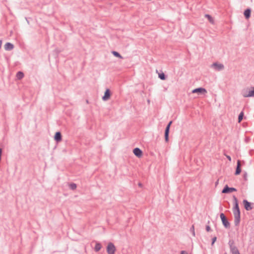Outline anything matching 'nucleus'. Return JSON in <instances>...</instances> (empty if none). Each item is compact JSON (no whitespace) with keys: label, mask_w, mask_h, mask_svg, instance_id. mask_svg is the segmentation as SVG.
Wrapping results in <instances>:
<instances>
[{"label":"nucleus","mask_w":254,"mask_h":254,"mask_svg":"<svg viewBox=\"0 0 254 254\" xmlns=\"http://www.w3.org/2000/svg\"><path fill=\"white\" fill-rule=\"evenodd\" d=\"M112 53L114 56L120 59H123V57L117 52L112 51Z\"/></svg>","instance_id":"aec40b11"},{"label":"nucleus","mask_w":254,"mask_h":254,"mask_svg":"<svg viewBox=\"0 0 254 254\" xmlns=\"http://www.w3.org/2000/svg\"><path fill=\"white\" fill-rule=\"evenodd\" d=\"M116 251V248L112 243H109L107 246V252L108 254H115Z\"/></svg>","instance_id":"7ed1b4c3"},{"label":"nucleus","mask_w":254,"mask_h":254,"mask_svg":"<svg viewBox=\"0 0 254 254\" xmlns=\"http://www.w3.org/2000/svg\"><path fill=\"white\" fill-rule=\"evenodd\" d=\"M172 122L170 121L168 125H167V126L166 128V129H165V140L167 142L168 141V139H169V129H170V126L172 124Z\"/></svg>","instance_id":"423d86ee"},{"label":"nucleus","mask_w":254,"mask_h":254,"mask_svg":"<svg viewBox=\"0 0 254 254\" xmlns=\"http://www.w3.org/2000/svg\"><path fill=\"white\" fill-rule=\"evenodd\" d=\"M181 254H188L186 251H183L181 252Z\"/></svg>","instance_id":"bb28decb"},{"label":"nucleus","mask_w":254,"mask_h":254,"mask_svg":"<svg viewBox=\"0 0 254 254\" xmlns=\"http://www.w3.org/2000/svg\"><path fill=\"white\" fill-rule=\"evenodd\" d=\"M111 97L110 91L109 89H107L105 91L104 95L102 97V100L104 101L108 100Z\"/></svg>","instance_id":"6e6552de"},{"label":"nucleus","mask_w":254,"mask_h":254,"mask_svg":"<svg viewBox=\"0 0 254 254\" xmlns=\"http://www.w3.org/2000/svg\"><path fill=\"white\" fill-rule=\"evenodd\" d=\"M243 117H244V113L243 112H242L240 114L239 117H238V122L239 123H240L242 121V120H243Z\"/></svg>","instance_id":"412c9836"},{"label":"nucleus","mask_w":254,"mask_h":254,"mask_svg":"<svg viewBox=\"0 0 254 254\" xmlns=\"http://www.w3.org/2000/svg\"><path fill=\"white\" fill-rule=\"evenodd\" d=\"M220 216L222 221L223 224L224 225V226L226 228L229 227L230 226V224L226 219L224 214L223 213H221Z\"/></svg>","instance_id":"39448f33"},{"label":"nucleus","mask_w":254,"mask_h":254,"mask_svg":"<svg viewBox=\"0 0 254 254\" xmlns=\"http://www.w3.org/2000/svg\"><path fill=\"white\" fill-rule=\"evenodd\" d=\"M243 202L244 207L247 210H250L252 209L251 203L248 202L247 200H244Z\"/></svg>","instance_id":"9b49d317"},{"label":"nucleus","mask_w":254,"mask_h":254,"mask_svg":"<svg viewBox=\"0 0 254 254\" xmlns=\"http://www.w3.org/2000/svg\"><path fill=\"white\" fill-rule=\"evenodd\" d=\"M134 154L137 157H141L142 156V151L138 148H135L133 149Z\"/></svg>","instance_id":"1a4fd4ad"},{"label":"nucleus","mask_w":254,"mask_h":254,"mask_svg":"<svg viewBox=\"0 0 254 254\" xmlns=\"http://www.w3.org/2000/svg\"><path fill=\"white\" fill-rule=\"evenodd\" d=\"M101 245L99 243H97L95 245L94 249L96 252H98L101 250Z\"/></svg>","instance_id":"dca6fc26"},{"label":"nucleus","mask_w":254,"mask_h":254,"mask_svg":"<svg viewBox=\"0 0 254 254\" xmlns=\"http://www.w3.org/2000/svg\"><path fill=\"white\" fill-rule=\"evenodd\" d=\"M54 139L57 142H60L62 140V135L60 132H57L56 133Z\"/></svg>","instance_id":"4468645a"},{"label":"nucleus","mask_w":254,"mask_h":254,"mask_svg":"<svg viewBox=\"0 0 254 254\" xmlns=\"http://www.w3.org/2000/svg\"><path fill=\"white\" fill-rule=\"evenodd\" d=\"M190 231H191V232L192 233V235L193 236H195V231H194V227L193 225H192V227H191Z\"/></svg>","instance_id":"b1692460"},{"label":"nucleus","mask_w":254,"mask_h":254,"mask_svg":"<svg viewBox=\"0 0 254 254\" xmlns=\"http://www.w3.org/2000/svg\"><path fill=\"white\" fill-rule=\"evenodd\" d=\"M244 15L247 19L249 18L251 15V10L250 9L246 10L244 12Z\"/></svg>","instance_id":"2eb2a0df"},{"label":"nucleus","mask_w":254,"mask_h":254,"mask_svg":"<svg viewBox=\"0 0 254 254\" xmlns=\"http://www.w3.org/2000/svg\"><path fill=\"white\" fill-rule=\"evenodd\" d=\"M231 252L233 254H240L238 249L235 247H232Z\"/></svg>","instance_id":"6ab92c4d"},{"label":"nucleus","mask_w":254,"mask_h":254,"mask_svg":"<svg viewBox=\"0 0 254 254\" xmlns=\"http://www.w3.org/2000/svg\"><path fill=\"white\" fill-rule=\"evenodd\" d=\"M205 17H206L207 18V19L209 20V21L212 23V24H213L214 23V20H213V18L210 15H208V14H206L205 15Z\"/></svg>","instance_id":"a211bd4d"},{"label":"nucleus","mask_w":254,"mask_h":254,"mask_svg":"<svg viewBox=\"0 0 254 254\" xmlns=\"http://www.w3.org/2000/svg\"><path fill=\"white\" fill-rule=\"evenodd\" d=\"M4 49L6 51H10L13 49L14 46L10 43H6L4 46Z\"/></svg>","instance_id":"ddd939ff"},{"label":"nucleus","mask_w":254,"mask_h":254,"mask_svg":"<svg viewBox=\"0 0 254 254\" xmlns=\"http://www.w3.org/2000/svg\"><path fill=\"white\" fill-rule=\"evenodd\" d=\"M241 172V162L240 160H238L237 161V168L235 172L236 175H239Z\"/></svg>","instance_id":"f8f14e48"},{"label":"nucleus","mask_w":254,"mask_h":254,"mask_svg":"<svg viewBox=\"0 0 254 254\" xmlns=\"http://www.w3.org/2000/svg\"><path fill=\"white\" fill-rule=\"evenodd\" d=\"M206 230L207 232H209L211 230V228L209 226H206Z\"/></svg>","instance_id":"393cba45"},{"label":"nucleus","mask_w":254,"mask_h":254,"mask_svg":"<svg viewBox=\"0 0 254 254\" xmlns=\"http://www.w3.org/2000/svg\"><path fill=\"white\" fill-rule=\"evenodd\" d=\"M216 237H214L212 239V245H213L215 242L216 241Z\"/></svg>","instance_id":"a878e982"},{"label":"nucleus","mask_w":254,"mask_h":254,"mask_svg":"<svg viewBox=\"0 0 254 254\" xmlns=\"http://www.w3.org/2000/svg\"><path fill=\"white\" fill-rule=\"evenodd\" d=\"M24 76V74L23 72H21V71H19L16 74V77L17 78V79H22Z\"/></svg>","instance_id":"f3484780"},{"label":"nucleus","mask_w":254,"mask_h":254,"mask_svg":"<svg viewBox=\"0 0 254 254\" xmlns=\"http://www.w3.org/2000/svg\"><path fill=\"white\" fill-rule=\"evenodd\" d=\"M69 188L72 190H74L76 188V185L74 183L70 184L69 185Z\"/></svg>","instance_id":"4be33fe9"},{"label":"nucleus","mask_w":254,"mask_h":254,"mask_svg":"<svg viewBox=\"0 0 254 254\" xmlns=\"http://www.w3.org/2000/svg\"><path fill=\"white\" fill-rule=\"evenodd\" d=\"M192 93H197L198 95L205 94L207 91L203 88H198L193 89L192 91Z\"/></svg>","instance_id":"20e7f679"},{"label":"nucleus","mask_w":254,"mask_h":254,"mask_svg":"<svg viewBox=\"0 0 254 254\" xmlns=\"http://www.w3.org/2000/svg\"><path fill=\"white\" fill-rule=\"evenodd\" d=\"M226 157L228 158V159L229 160V161H231V158L230 157V156H228V155H226Z\"/></svg>","instance_id":"cd10ccee"},{"label":"nucleus","mask_w":254,"mask_h":254,"mask_svg":"<svg viewBox=\"0 0 254 254\" xmlns=\"http://www.w3.org/2000/svg\"><path fill=\"white\" fill-rule=\"evenodd\" d=\"M242 95L244 97H250L254 96V87H250L244 88L242 90Z\"/></svg>","instance_id":"f03ea898"},{"label":"nucleus","mask_w":254,"mask_h":254,"mask_svg":"<svg viewBox=\"0 0 254 254\" xmlns=\"http://www.w3.org/2000/svg\"><path fill=\"white\" fill-rule=\"evenodd\" d=\"M159 77L162 80L165 79V75L163 73H161L159 74Z\"/></svg>","instance_id":"5701e85b"},{"label":"nucleus","mask_w":254,"mask_h":254,"mask_svg":"<svg viewBox=\"0 0 254 254\" xmlns=\"http://www.w3.org/2000/svg\"><path fill=\"white\" fill-rule=\"evenodd\" d=\"M236 191V189L234 188H229L228 186H226L222 190V192L223 193H229L232 191Z\"/></svg>","instance_id":"0eeeda50"},{"label":"nucleus","mask_w":254,"mask_h":254,"mask_svg":"<svg viewBox=\"0 0 254 254\" xmlns=\"http://www.w3.org/2000/svg\"><path fill=\"white\" fill-rule=\"evenodd\" d=\"M212 67L216 70H220L224 68V65L221 64L214 63L212 65Z\"/></svg>","instance_id":"9d476101"},{"label":"nucleus","mask_w":254,"mask_h":254,"mask_svg":"<svg viewBox=\"0 0 254 254\" xmlns=\"http://www.w3.org/2000/svg\"><path fill=\"white\" fill-rule=\"evenodd\" d=\"M2 45V41L0 40V49H1Z\"/></svg>","instance_id":"c85d7f7f"},{"label":"nucleus","mask_w":254,"mask_h":254,"mask_svg":"<svg viewBox=\"0 0 254 254\" xmlns=\"http://www.w3.org/2000/svg\"><path fill=\"white\" fill-rule=\"evenodd\" d=\"M234 201V206L233 209V212L235 217V222L236 225L238 224L240 220V211L239 207L238 202L235 196L233 197Z\"/></svg>","instance_id":"f257e3e1"}]
</instances>
